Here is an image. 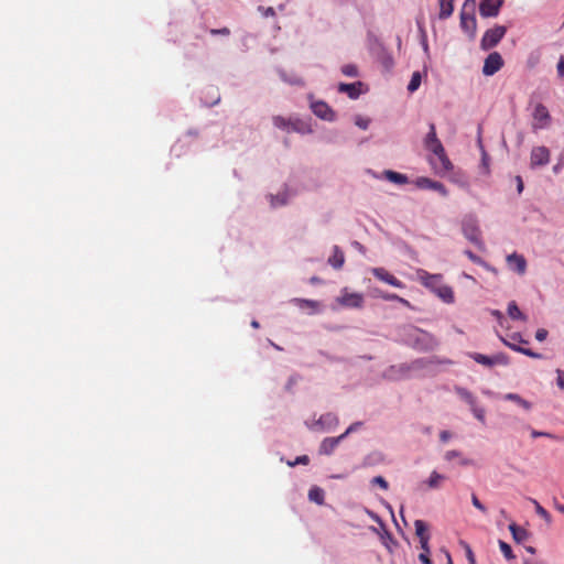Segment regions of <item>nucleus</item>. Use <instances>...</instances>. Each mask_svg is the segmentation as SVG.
<instances>
[{
    "label": "nucleus",
    "mask_w": 564,
    "mask_h": 564,
    "mask_svg": "<svg viewBox=\"0 0 564 564\" xmlns=\"http://www.w3.org/2000/svg\"><path fill=\"white\" fill-rule=\"evenodd\" d=\"M311 109L313 113L327 121H333L335 119V112L333 109L324 101H314L311 104Z\"/></svg>",
    "instance_id": "obj_10"
},
{
    "label": "nucleus",
    "mask_w": 564,
    "mask_h": 564,
    "mask_svg": "<svg viewBox=\"0 0 564 564\" xmlns=\"http://www.w3.org/2000/svg\"><path fill=\"white\" fill-rule=\"evenodd\" d=\"M473 412H474V415L479 420V421H484L485 420V410L484 409H480V408H477L476 405L473 406Z\"/></svg>",
    "instance_id": "obj_44"
},
{
    "label": "nucleus",
    "mask_w": 564,
    "mask_h": 564,
    "mask_svg": "<svg viewBox=\"0 0 564 564\" xmlns=\"http://www.w3.org/2000/svg\"><path fill=\"white\" fill-rule=\"evenodd\" d=\"M361 424H362L361 422L352 423L341 435H345V437H346L350 433L355 432L358 427H360Z\"/></svg>",
    "instance_id": "obj_48"
},
{
    "label": "nucleus",
    "mask_w": 564,
    "mask_h": 564,
    "mask_svg": "<svg viewBox=\"0 0 564 564\" xmlns=\"http://www.w3.org/2000/svg\"><path fill=\"white\" fill-rule=\"evenodd\" d=\"M339 420L336 414L334 413H326L323 414L318 421L316 422L317 425H321L322 429L330 430L335 427L338 424Z\"/></svg>",
    "instance_id": "obj_22"
},
{
    "label": "nucleus",
    "mask_w": 564,
    "mask_h": 564,
    "mask_svg": "<svg viewBox=\"0 0 564 564\" xmlns=\"http://www.w3.org/2000/svg\"><path fill=\"white\" fill-rule=\"evenodd\" d=\"M440 4V19L445 20L453 14L454 0H438Z\"/></svg>",
    "instance_id": "obj_23"
},
{
    "label": "nucleus",
    "mask_w": 564,
    "mask_h": 564,
    "mask_svg": "<svg viewBox=\"0 0 564 564\" xmlns=\"http://www.w3.org/2000/svg\"><path fill=\"white\" fill-rule=\"evenodd\" d=\"M468 7L469 0H466L460 11V28L473 39L477 30V22L474 12V2L470 4L469 11L467 10Z\"/></svg>",
    "instance_id": "obj_2"
},
{
    "label": "nucleus",
    "mask_w": 564,
    "mask_h": 564,
    "mask_svg": "<svg viewBox=\"0 0 564 564\" xmlns=\"http://www.w3.org/2000/svg\"><path fill=\"white\" fill-rule=\"evenodd\" d=\"M308 499L317 505H324L325 492L319 487H312L308 491Z\"/></svg>",
    "instance_id": "obj_26"
},
{
    "label": "nucleus",
    "mask_w": 564,
    "mask_h": 564,
    "mask_svg": "<svg viewBox=\"0 0 564 564\" xmlns=\"http://www.w3.org/2000/svg\"><path fill=\"white\" fill-rule=\"evenodd\" d=\"M550 162V151L546 147H534L531 151V167L543 166Z\"/></svg>",
    "instance_id": "obj_7"
},
{
    "label": "nucleus",
    "mask_w": 564,
    "mask_h": 564,
    "mask_svg": "<svg viewBox=\"0 0 564 564\" xmlns=\"http://www.w3.org/2000/svg\"><path fill=\"white\" fill-rule=\"evenodd\" d=\"M381 297L386 301H398L403 305H406V306L410 305L408 300L400 297L399 295L393 294V293H383V294H381Z\"/></svg>",
    "instance_id": "obj_36"
},
{
    "label": "nucleus",
    "mask_w": 564,
    "mask_h": 564,
    "mask_svg": "<svg viewBox=\"0 0 564 564\" xmlns=\"http://www.w3.org/2000/svg\"><path fill=\"white\" fill-rule=\"evenodd\" d=\"M356 123H357V126H359L361 129H367V128H368V121L358 120Z\"/></svg>",
    "instance_id": "obj_59"
},
{
    "label": "nucleus",
    "mask_w": 564,
    "mask_h": 564,
    "mask_svg": "<svg viewBox=\"0 0 564 564\" xmlns=\"http://www.w3.org/2000/svg\"><path fill=\"white\" fill-rule=\"evenodd\" d=\"M557 386L564 389V371L557 370Z\"/></svg>",
    "instance_id": "obj_52"
},
{
    "label": "nucleus",
    "mask_w": 564,
    "mask_h": 564,
    "mask_svg": "<svg viewBox=\"0 0 564 564\" xmlns=\"http://www.w3.org/2000/svg\"><path fill=\"white\" fill-rule=\"evenodd\" d=\"M498 544L506 560L511 561L516 558V555L513 554L511 546L507 542L499 540Z\"/></svg>",
    "instance_id": "obj_31"
},
{
    "label": "nucleus",
    "mask_w": 564,
    "mask_h": 564,
    "mask_svg": "<svg viewBox=\"0 0 564 564\" xmlns=\"http://www.w3.org/2000/svg\"><path fill=\"white\" fill-rule=\"evenodd\" d=\"M310 457L307 455L297 456L294 462H289L288 465L294 467L295 465H307Z\"/></svg>",
    "instance_id": "obj_40"
},
{
    "label": "nucleus",
    "mask_w": 564,
    "mask_h": 564,
    "mask_svg": "<svg viewBox=\"0 0 564 564\" xmlns=\"http://www.w3.org/2000/svg\"><path fill=\"white\" fill-rule=\"evenodd\" d=\"M434 293L445 303L451 304L454 302V292L453 289L448 285L441 284Z\"/></svg>",
    "instance_id": "obj_21"
},
{
    "label": "nucleus",
    "mask_w": 564,
    "mask_h": 564,
    "mask_svg": "<svg viewBox=\"0 0 564 564\" xmlns=\"http://www.w3.org/2000/svg\"><path fill=\"white\" fill-rule=\"evenodd\" d=\"M209 32L213 35H229L230 34V30L228 28L212 29Z\"/></svg>",
    "instance_id": "obj_46"
},
{
    "label": "nucleus",
    "mask_w": 564,
    "mask_h": 564,
    "mask_svg": "<svg viewBox=\"0 0 564 564\" xmlns=\"http://www.w3.org/2000/svg\"><path fill=\"white\" fill-rule=\"evenodd\" d=\"M299 302L301 304H304V305H307V306H311V307H316L317 306V302L312 301V300H299Z\"/></svg>",
    "instance_id": "obj_55"
},
{
    "label": "nucleus",
    "mask_w": 564,
    "mask_h": 564,
    "mask_svg": "<svg viewBox=\"0 0 564 564\" xmlns=\"http://www.w3.org/2000/svg\"><path fill=\"white\" fill-rule=\"evenodd\" d=\"M519 352H521V354H523V355H525L528 357L534 358V359H541L542 358L541 354L534 352L533 350L528 349V348L519 349Z\"/></svg>",
    "instance_id": "obj_43"
},
{
    "label": "nucleus",
    "mask_w": 564,
    "mask_h": 564,
    "mask_svg": "<svg viewBox=\"0 0 564 564\" xmlns=\"http://www.w3.org/2000/svg\"><path fill=\"white\" fill-rule=\"evenodd\" d=\"M386 65H387V66H391V65H392V58H388V59H386Z\"/></svg>",
    "instance_id": "obj_64"
},
{
    "label": "nucleus",
    "mask_w": 564,
    "mask_h": 564,
    "mask_svg": "<svg viewBox=\"0 0 564 564\" xmlns=\"http://www.w3.org/2000/svg\"><path fill=\"white\" fill-rule=\"evenodd\" d=\"M451 433L448 431H442L440 433V438L442 442H447L451 438Z\"/></svg>",
    "instance_id": "obj_54"
},
{
    "label": "nucleus",
    "mask_w": 564,
    "mask_h": 564,
    "mask_svg": "<svg viewBox=\"0 0 564 564\" xmlns=\"http://www.w3.org/2000/svg\"><path fill=\"white\" fill-rule=\"evenodd\" d=\"M508 315L512 319L527 321V316L520 311V308L518 307V305L514 301H511L508 304Z\"/></svg>",
    "instance_id": "obj_27"
},
{
    "label": "nucleus",
    "mask_w": 564,
    "mask_h": 564,
    "mask_svg": "<svg viewBox=\"0 0 564 564\" xmlns=\"http://www.w3.org/2000/svg\"><path fill=\"white\" fill-rule=\"evenodd\" d=\"M361 86H362L361 82H356V83H351V84L340 83L338 85V91L346 93L349 96V98L356 99L359 97V95L361 93L360 91Z\"/></svg>",
    "instance_id": "obj_17"
},
{
    "label": "nucleus",
    "mask_w": 564,
    "mask_h": 564,
    "mask_svg": "<svg viewBox=\"0 0 564 564\" xmlns=\"http://www.w3.org/2000/svg\"><path fill=\"white\" fill-rule=\"evenodd\" d=\"M557 74L560 77H564V55H562L558 59Z\"/></svg>",
    "instance_id": "obj_49"
},
{
    "label": "nucleus",
    "mask_w": 564,
    "mask_h": 564,
    "mask_svg": "<svg viewBox=\"0 0 564 564\" xmlns=\"http://www.w3.org/2000/svg\"><path fill=\"white\" fill-rule=\"evenodd\" d=\"M419 278H420L421 283L424 286L431 289L433 292L441 284H443V276L441 274H431V273L422 270L419 272Z\"/></svg>",
    "instance_id": "obj_11"
},
{
    "label": "nucleus",
    "mask_w": 564,
    "mask_h": 564,
    "mask_svg": "<svg viewBox=\"0 0 564 564\" xmlns=\"http://www.w3.org/2000/svg\"><path fill=\"white\" fill-rule=\"evenodd\" d=\"M444 458H445V460H447V462H451V460H453V459H455V458H459V459H460V460H459V463H460V465H463V466H467V465H469V464H470V460H469V459H467V458H463V457H462V453H460V452H458V451H455V449H453V451H447V452L445 453V455H444Z\"/></svg>",
    "instance_id": "obj_28"
},
{
    "label": "nucleus",
    "mask_w": 564,
    "mask_h": 564,
    "mask_svg": "<svg viewBox=\"0 0 564 564\" xmlns=\"http://www.w3.org/2000/svg\"><path fill=\"white\" fill-rule=\"evenodd\" d=\"M507 400H511V401H514L517 402L518 404H520L521 406H523L524 409L529 410L530 409V403L525 400H523L519 394L517 393H508L506 394L505 397Z\"/></svg>",
    "instance_id": "obj_35"
},
{
    "label": "nucleus",
    "mask_w": 564,
    "mask_h": 564,
    "mask_svg": "<svg viewBox=\"0 0 564 564\" xmlns=\"http://www.w3.org/2000/svg\"><path fill=\"white\" fill-rule=\"evenodd\" d=\"M372 274L373 276H376L377 279L394 286V288H399V289H402L404 288V284L402 283V281H400L399 279H397L393 274L389 273L386 269L383 268H375L372 269Z\"/></svg>",
    "instance_id": "obj_12"
},
{
    "label": "nucleus",
    "mask_w": 564,
    "mask_h": 564,
    "mask_svg": "<svg viewBox=\"0 0 564 564\" xmlns=\"http://www.w3.org/2000/svg\"><path fill=\"white\" fill-rule=\"evenodd\" d=\"M503 0H481L479 4V13L484 18L497 17Z\"/></svg>",
    "instance_id": "obj_8"
},
{
    "label": "nucleus",
    "mask_w": 564,
    "mask_h": 564,
    "mask_svg": "<svg viewBox=\"0 0 564 564\" xmlns=\"http://www.w3.org/2000/svg\"><path fill=\"white\" fill-rule=\"evenodd\" d=\"M424 147L433 154L435 152H442V149H444L442 142L437 138L436 128L434 123H430V131L424 138Z\"/></svg>",
    "instance_id": "obj_9"
},
{
    "label": "nucleus",
    "mask_w": 564,
    "mask_h": 564,
    "mask_svg": "<svg viewBox=\"0 0 564 564\" xmlns=\"http://www.w3.org/2000/svg\"><path fill=\"white\" fill-rule=\"evenodd\" d=\"M419 185L424 188L436 191L444 197L448 195L447 188L441 182L433 181L427 177H422L419 180Z\"/></svg>",
    "instance_id": "obj_16"
},
{
    "label": "nucleus",
    "mask_w": 564,
    "mask_h": 564,
    "mask_svg": "<svg viewBox=\"0 0 564 564\" xmlns=\"http://www.w3.org/2000/svg\"><path fill=\"white\" fill-rule=\"evenodd\" d=\"M284 204H286V199H285L284 196L283 197H279V196L273 197V196H271V205L273 207L281 206V205H284Z\"/></svg>",
    "instance_id": "obj_45"
},
{
    "label": "nucleus",
    "mask_w": 564,
    "mask_h": 564,
    "mask_svg": "<svg viewBox=\"0 0 564 564\" xmlns=\"http://www.w3.org/2000/svg\"><path fill=\"white\" fill-rule=\"evenodd\" d=\"M507 28L502 25H496L485 32L480 41V47L484 51H488L495 47L505 36Z\"/></svg>",
    "instance_id": "obj_3"
},
{
    "label": "nucleus",
    "mask_w": 564,
    "mask_h": 564,
    "mask_svg": "<svg viewBox=\"0 0 564 564\" xmlns=\"http://www.w3.org/2000/svg\"><path fill=\"white\" fill-rule=\"evenodd\" d=\"M467 556H468V560H469V564H475L474 554H473V552H471V550L469 547H467Z\"/></svg>",
    "instance_id": "obj_58"
},
{
    "label": "nucleus",
    "mask_w": 564,
    "mask_h": 564,
    "mask_svg": "<svg viewBox=\"0 0 564 564\" xmlns=\"http://www.w3.org/2000/svg\"><path fill=\"white\" fill-rule=\"evenodd\" d=\"M318 282H319L318 278H316V276L311 278V283L314 284V283H318Z\"/></svg>",
    "instance_id": "obj_63"
},
{
    "label": "nucleus",
    "mask_w": 564,
    "mask_h": 564,
    "mask_svg": "<svg viewBox=\"0 0 564 564\" xmlns=\"http://www.w3.org/2000/svg\"><path fill=\"white\" fill-rule=\"evenodd\" d=\"M532 129L534 131L545 129L551 123V115L547 108L541 102L535 104L532 112Z\"/></svg>",
    "instance_id": "obj_4"
},
{
    "label": "nucleus",
    "mask_w": 564,
    "mask_h": 564,
    "mask_svg": "<svg viewBox=\"0 0 564 564\" xmlns=\"http://www.w3.org/2000/svg\"><path fill=\"white\" fill-rule=\"evenodd\" d=\"M251 326H252L253 328H259V323H258L257 321H252V322H251Z\"/></svg>",
    "instance_id": "obj_62"
},
{
    "label": "nucleus",
    "mask_w": 564,
    "mask_h": 564,
    "mask_svg": "<svg viewBox=\"0 0 564 564\" xmlns=\"http://www.w3.org/2000/svg\"><path fill=\"white\" fill-rule=\"evenodd\" d=\"M463 230H464L465 237L469 241H471L473 243H475L477 246L481 245L480 231H479L478 227L475 224H467V225H465Z\"/></svg>",
    "instance_id": "obj_19"
},
{
    "label": "nucleus",
    "mask_w": 564,
    "mask_h": 564,
    "mask_svg": "<svg viewBox=\"0 0 564 564\" xmlns=\"http://www.w3.org/2000/svg\"><path fill=\"white\" fill-rule=\"evenodd\" d=\"M446 557H447V564H453L452 557L448 552H446Z\"/></svg>",
    "instance_id": "obj_61"
},
{
    "label": "nucleus",
    "mask_w": 564,
    "mask_h": 564,
    "mask_svg": "<svg viewBox=\"0 0 564 564\" xmlns=\"http://www.w3.org/2000/svg\"><path fill=\"white\" fill-rule=\"evenodd\" d=\"M328 263L334 269H340L345 263V254L338 246H334L333 254L328 258Z\"/></svg>",
    "instance_id": "obj_20"
},
{
    "label": "nucleus",
    "mask_w": 564,
    "mask_h": 564,
    "mask_svg": "<svg viewBox=\"0 0 564 564\" xmlns=\"http://www.w3.org/2000/svg\"><path fill=\"white\" fill-rule=\"evenodd\" d=\"M503 343H505L508 347H510L511 349H513L514 351H518V352H519V349H523V347L517 346V345H514V344H510V343H508V341H506V340H503Z\"/></svg>",
    "instance_id": "obj_57"
},
{
    "label": "nucleus",
    "mask_w": 564,
    "mask_h": 564,
    "mask_svg": "<svg viewBox=\"0 0 564 564\" xmlns=\"http://www.w3.org/2000/svg\"><path fill=\"white\" fill-rule=\"evenodd\" d=\"M345 438V435H339L337 437H326L323 440L319 446V454L321 455H330L335 448L338 446V444Z\"/></svg>",
    "instance_id": "obj_14"
},
{
    "label": "nucleus",
    "mask_w": 564,
    "mask_h": 564,
    "mask_svg": "<svg viewBox=\"0 0 564 564\" xmlns=\"http://www.w3.org/2000/svg\"><path fill=\"white\" fill-rule=\"evenodd\" d=\"M509 530L512 534L513 540L518 543L524 542L529 538L528 531L523 528H520L516 523H511L509 525Z\"/></svg>",
    "instance_id": "obj_25"
},
{
    "label": "nucleus",
    "mask_w": 564,
    "mask_h": 564,
    "mask_svg": "<svg viewBox=\"0 0 564 564\" xmlns=\"http://www.w3.org/2000/svg\"><path fill=\"white\" fill-rule=\"evenodd\" d=\"M341 73L348 77H356L358 76V69L355 65L348 64L343 66Z\"/></svg>",
    "instance_id": "obj_38"
},
{
    "label": "nucleus",
    "mask_w": 564,
    "mask_h": 564,
    "mask_svg": "<svg viewBox=\"0 0 564 564\" xmlns=\"http://www.w3.org/2000/svg\"><path fill=\"white\" fill-rule=\"evenodd\" d=\"M530 434H531V437L532 438H536V437H547V438H551V440H557V436L552 434V433H549V432H542V431H536L534 429H530Z\"/></svg>",
    "instance_id": "obj_37"
},
{
    "label": "nucleus",
    "mask_w": 564,
    "mask_h": 564,
    "mask_svg": "<svg viewBox=\"0 0 564 564\" xmlns=\"http://www.w3.org/2000/svg\"><path fill=\"white\" fill-rule=\"evenodd\" d=\"M421 85V74L419 72H414L412 74L411 80L408 85V90L410 93L415 91Z\"/></svg>",
    "instance_id": "obj_33"
},
{
    "label": "nucleus",
    "mask_w": 564,
    "mask_h": 564,
    "mask_svg": "<svg viewBox=\"0 0 564 564\" xmlns=\"http://www.w3.org/2000/svg\"><path fill=\"white\" fill-rule=\"evenodd\" d=\"M507 263L509 268L519 273L524 274L527 270V261L523 256L518 253H512L507 257Z\"/></svg>",
    "instance_id": "obj_13"
},
{
    "label": "nucleus",
    "mask_w": 564,
    "mask_h": 564,
    "mask_svg": "<svg viewBox=\"0 0 564 564\" xmlns=\"http://www.w3.org/2000/svg\"><path fill=\"white\" fill-rule=\"evenodd\" d=\"M272 121L274 127L286 132H297L301 134H308L313 132L311 124L299 118H284L282 116H274Z\"/></svg>",
    "instance_id": "obj_1"
},
{
    "label": "nucleus",
    "mask_w": 564,
    "mask_h": 564,
    "mask_svg": "<svg viewBox=\"0 0 564 564\" xmlns=\"http://www.w3.org/2000/svg\"><path fill=\"white\" fill-rule=\"evenodd\" d=\"M556 509L564 514V505H556Z\"/></svg>",
    "instance_id": "obj_60"
},
{
    "label": "nucleus",
    "mask_w": 564,
    "mask_h": 564,
    "mask_svg": "<svg viewBox=\"0 0 564 564\" xmlns=\"http://www.w3.org/2000/svg\"><path fill=\"white\" fill-rule=\"evenodd\" d=\"M469 357L474 359L477 364L484 365L486 367H492L497 364L507 365L508 358L502 355L498 354L496 356L489 357L479 352H470Z\"/></svg>",
    "instance_id": "obj_6"
},
{
    "label": "nucleus",
    "mask_w": 564,
    "mask_h": 564,
    "mask_svg": "<svg viewBox=\"0 0 564 564\" xmlns=\"http://www.w3.org/2000/svg\"><path fill=\"white\" fill-rule=\"evenodd\" d=\"M371 482L373 485H378L381 489L388 490L389 484L382 476H376L372 478Z\"/></svg>",
    "instance_id": "obj_39"
},
{
    "label": "nucleus",
    "mask_w": 564,
    "mask_h": 564,
    "mask_svg": "<svg viewBox=\"0 0 564 564\" xmlns=\"http://www.w3.org/2000/svg\"><path fill=\"white\" fill-rule=\"evenodd\" d=\"M503 66V59L498 52L490 53L484 63L482 74L486 76H492L501 69Z\"/></svg>",
    "instance_id": "obj_5"
},
{
    "label": "nucleus",
    "mask_w": 564,
    "mask_h": 564,
    "mask_svg": "<svg viewBox=\"0 0 564 564\" xmlns=\"http://www.w3.org/2000/svg\"><path fill=\"white\" fill-rule=\"evenodd\" d=\"M465 254L467 256V258H468L471 262H474V263H476V264H484L482 259H481L480 257H478L477 254H475L473 251H470V250H466V251H465Z\"/></svg>",
    "instance_id": "obj_42"
},
{
    "label": "nucleus",
    "mask_w": 564,
    "mask_h": 564,
    "mask_svg": "<svg viewBox=\"0 0 564 564\" xmlns=\"http://www.w3.org/2000/svg\"><path fill=\"white\" fill-rule=\"evenodd\" d=\"M414 528H415V534L419 536V539L430 538V535L427 533V527L423 520H415Z\"/></svg>",
    "instance_id": "obj_30"
},
{
    "label": "nucleus",
    "mask_w": 564,
    "mask_h": 564,
    "mask_svg": "<svg viewBox=\"0 0 564 564\" xmlns=\"http://www.w3.org/2000/svg\"><path fill=\"white\" fill-rule=\"evenodd\" d=\"M532 502L534 505L536 514L544 519L546 523H551L552 517L547 510L544 509L536 500L533 499Z\"/></svg>",
    "instance_id": "obj_32"
},
{
    "label": "nucleus",
    "mask_w": 564,
    "mask_h": 564,
    "mask_svg": "<svg viewBox=\"0 0 564 564\" xmlns=\"http://www.w3.org/2000/svg\"><path fill=\"white\" fill-rule=\"evenodd\" d=\"M430 553H421L419 555V558L420 561L423 563V564H433V562L431 561L430 556H429Z\"/></svg>",
    "instance_id": "obj_53"
},
{
    "label": "nucleus",
    "mask_w": 564,
    "mask_h": 564,
    "mask_svg": "<svg viewBox=\"0 0 564 564\" xmlns=\"http://www.w3.org/2000/svg\"><path fill=\"white\" fill-rule=\"evenodd\" d=\"M471 503L475 508H477L480 512L486 513L487 508L479 501L475 494L471 495Z\"/></svg>",
    "instance_id": "obj_41"
},
{
    "label": "nucleus",
    "mask_w": 564,
    "mask_h": 564,
    "mask_svg": "<svg viewBox=\"0 0 564 564\" xmlns=\"http://www.w3.org/2000/svg\"><path fill=\"white\" fill-rule=\"evenodd\" d=\"M463 397L465 398V400L471 405L474 406L475 405V398L471 393L467 392V391H464L463 392Z\"/></svg>",
    "instance_id": "obj_51"
},
{
    "label": "nucleus",
    "mask_w": 564,
    "mask_h": 564,
    "mask_svg": "<svg viewBox=\"0 0 564 564\" xmlns=\"http://www.w3.org/2000/svg\"><path fill=\"white\" fill-rule=\"evenodd\" d=\"M429 540L430 538L420 539L421 547L424 551L423 553H430Z\"/></svg>",
    "instance_id": "obj_50"
},
{
    "label": "nucleus",
    "mask_w": 564,
    "mask_h": 564,
    "mask_svg": "<svg viewBox=\"0 0 564 564\" xmlns=\"http://www.w3.org/2000/svg\"><path fill=\"white\" fill-rule=\"evenodd\" d=\"M446 477L436 470H433L429 479L424 482L429 489H438Z\"/></svg>",
    "instance_id": "obj_24"
},
{
    "label": "nucleus",
    "mask_w": 564,
    "mask_h": 564,
    "mask_svg": "<svg viewBox=\"0 0 564 564\" xmlns=\"http://www.w3.org/2000/svg\"><path fill=\"white\" fill-rule=\"evenodd\" d=\"M547 337V330L544 329V328H539L536 332H535V339L539 340V341H543L545 340V338Z\"/></svg>",
    "instance_id": "obj_47"
},
{
    "label": "nucleus",
    "mask_w": 564,
    "mask_h": 564,
    "mask_svg": "<svg viewBox=\"0 0 564 564\" xmlns=\"http://www.w3.org/2000/svg\"><path fill=\"white\" fill-rule=\"evenodd\" d=\"M438 160L440 165H435V169L437 170V173L444 175L448 172H452L454 169L453 163L448 159L445 149H442V152H435L434 153Z\"/></svg>",
    "instance_id": "obj_15"
},
{
    "label": "nucleus",
    "mask_w": 564,
    "mask_h": 564,
    "mask_svg": "<svg viewBox=\"0 0 564 564\" xmlns=\"http://www.w3.org/2000/svg\"><path fill=\"white\" fill-rule=\"evenodd\" d=\"M517 189H518V193H522L523 191V181L520 176H517Z\"/></svg>",
    "instance_id": "obj_56"
},
{
    "label": "nucleus",
    "mask_w": 564,
    "mask_h": 564,
    "mask_svg": "<svg viewBox=\"0 0 564 564\" xmlns=\"http://www.w3.org/2000/svg\"><path fill=\"white\" fill-rule=\"evenodd\" d=\"M451 181L456 183L457 185H459L460 187H468V180L467 177L460 173V172H457V173H454L453 176L451 177Z\"/></svg>",
    "instance_id": "obj_34"
},
{
    "label": "nucleus",
    "mask_w": 564,
    "mask_h": 564,
    "mask_svg": "<svg viewBox=\"0 0 564 564\" xmlns=\"http://www.w3.org/2000/svg\"><path fill=\"white\" fill-rule=\"evenodd\" d=\"M384 174L389 181L395 184H405L408 182V177L404 174L394 171H386Z\"/></svg>",
    "instance_id": "obj_29"
},
{
    "label": "nucleus",
    "mask_w": 564,
    "mask_h": 564,
    "mask_svg": "<svg viewBox=\"0 0 564 564\" xmlns=\"http://www.w3.org/2000/svg\"><path fill=\"white\" fill-rule=\"evenodd\" d=\"M340 303L348 307H361L364 303V296L359 293H345L340 297Z\"/></svg>",
    "instance_id": "obj_18"
}]
</instances>
